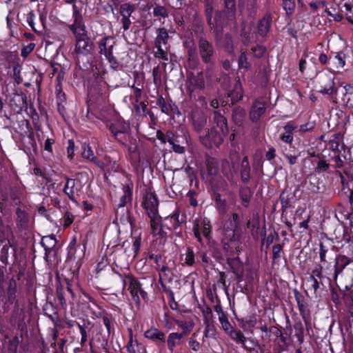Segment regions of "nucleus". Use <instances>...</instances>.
<instances>
[{"label": "nucleus", "mask_w": 353, "mask_h": 353, "mask_svg": "<svg viewBox=\"0 0 353 353\" xmlns=\"http://www.w3.org/2000/svg\"><path fill=\"white\" fill-rule=\"evenodd\" d=\"M240 156L235 153L230 157V163L225 159L222 161L221 169L224 176L232 185L236 184V176L239 173L243 183L248 184L251 179V168L248 157L244 156L240 162Z\"/></svg>", "instance_id": "1"}, {"label": "nucleus", "mask_w": 353, "mask_h": 353, "mask_svg": "<svg viewBox=\"0 0 353 353\" xmlns=\"http://www.w3.org/2000/svg\"><path fill=\"white\" fill-rule=\"evenodd\" d=\"M112 285L114 288H121L124 290L128 284V290L130 291L132 300L137 303H140L139 292L141 289V284L139 281L132 276L122 275L118 272H114L112 276Z\"/></svg>", "instance_id": "2"}, {"label": "nucleus", "mask_w": 353, "mask_h": 353, "mask_svg": "<svg viewBox=\"0 0 353 353\" xmlns=\"http://www.w3.org/2000/svg\"><path fill=\"white\" fill-rule=\"evenodd\" d=\"M198 48L202 61L208 65V72L215 64V49L214 46L205 37H200L198 39Z\"/></svg>", "instance_id": "3"}, {"label": "nucleus", "mask_w": 353, "mask_h": 353, "mask_svg": "<svg viewBox=\"0 0 353 353\" xmlns=\"http://www.w3.org/2000/svg\"><path fill=\"white\" fill-rule=\"evenodd\" d=\"M224 137L214 126H212L207 128L203 134H200L199 139L205 148L211 149L214 147L219 148L223 143Z\"/></svg>", "instance_id": "4"}, {"label": "nucleus", "mask_w": 353, "mask_h": 353, "mask_svg": "<svg viewBox=\"0 0 353 353\" xmlns=\"http://www.w3.org/2000/svg\"><path fill=\"white\" fill-rule=\"evenodd\" d=\"M114 44L115 41L112 37H103L99 42V54L104 55L111 68L115 70L118 68L119 63L112 52Z\"/></svg>", "instance_id": "5"}, {"label": "nucleus", "mask_w": 353, "mask_h": 353, "mask_svg": "<svg viewBox=\"0 0 353 353\" xmlns=\"http://www.w3.org/2000/svg\"><path fill=\"white\" fill-rule=\"evenodd\" d=\"M133 183L132 182L123 185L124 194L120 198L119 203L115 212L116 219L123 221L130 218L129 211L125 208L127 203V199L131 200L132 196V188Z\"/></svg>", "instance_id": "6"}, {"label": "nucleus", "mask_w": 353, "mask_h": 353, "mask_svg": "<svg viewBox=\"0 0 353 353\" xmlns=\"http://www.w3.org/2000/svg\"><path fill=\"white\" fill-rule=\"evenodd\" d=\"M17 287V281L13 278L10 279L7 289L8 300L10 303H14L13 314L16 315L19 326L24 321L25 310L19 308V301L16 299Z\"/></svg>", "instance_id": "7"}, {"label": "nucleus", "mask_w": 353, "mask_h": 353, "mask_svg": "<svg viewBox=\"0 0 353 353\" xmlns=\"http://www.w3.org/2000/svg\"><path fill=\"white\" fill-rule=\"evenodd\" d=\"M318 92L323 94L332 95L337 94L335 88L334 78L331 74H321L317 79Z\"/></svg>", "instance_id": "8"}, {"label": "nucleus", "mask_w": 353, "mask_h": 353, "mask_svg": "<svg viewBox=\"0 0 353 353\" xmlns=\"http://www.w3.org/2000/svg\"><path fill=\"white\" fill-rule=\"evenodd\" d=\"M192 122L194 130L200 134L208 128L210 119L204 112L196 111L192 115Z\"/></svg>", "instance_id": "9"}, {"label": "nucleus", "mask_w": 353, "mask_h": 353, "mask_svg": "<svg viewBox=\"0 0 353 353\" xmlns=\"http://www.w3.org/2000/svg\"><path fill=\"white\" fill-rule=\"evenodd\" d=\"M148 216L150 219L152 234L160 238H166L168 232L165 230L164 220H162L159 214H156L154 216L149 215Z\"/></svg>", "instance_id": "10"}, {"label": "nucleus", "mask_w": 353, "mask_h": 353, "mask_svg": "<svg viewBox=\"0 0 353 353\" xmlns=\"http://www.w3.org/2000/svg\"><path fill=\"white\" fill-rule=\"evenodd\" d=\"M142 205L145 210L148 216H154L156 214H159V201L154 193L147 192L143 197Z\"/></svg>", "instance_id": "11"}, {"label": "nucleus", "mask_w": 353, "mask_h": 353, "mask_svg": "<svg viewBox=\"0 0 353 353\" xmlns=\"http://www.w3.org/2000/svg\"><path fill=\"white\" fill-rule=\"evenodd\" d=\"M76 44H75V52L78 54L88 55L90 54L93 50V43L90 42V38L87 34L84 37L78 36L75 37Z\"/></svg>", "instance_id": "12"}, {"label": "nucleus", "mask_w": 353, "mask_h": 353, "mask_svg": "<svg viewBox=\"0 0 353 353\" xmlns=\"http://www.w3.org/2000/svg\"><path fill=\"white\" fill-rule=\"evenodd\" d=\"M215 42L217 47L223 48L229 54L234 53L233 39L231 34L226 33L223 36L216 32Z\"/></svg>", "instance_id": "13"}, {"label": "nucleus", "mask_w": 353, "mask_h": 353, "mask_svg": "<svg viewBox=\"0 0 353 353\" xmlns=\"http://www.w3.org/2000/svg\"><path fill=\"white\" fill-rule=\"evenodd\" d=\"M74 8V21L72 24L69 26L70 30L74 34V37L82 36L84 37L87 34L85 27L83 23V19L79 12L76 10V6Z\"/></svg>", "instance_id": "14"}, {"label": "nucleus", "mask_w": 353, "mask_h": 353, "mask_svg": "<svg viewBox=\"0 0 353 353\" xmlns=\"http://www.w3.org/2000/svg\"><path fill=\"white\" fill-rule=\"evenodd\" d=\"M243 96V91L240 80L236 81L233 89L228 93L226 103L228 105H234L241 101Z\"/></svg>", "instance_id": "15"}, {"label": "nucleus", "mask_w": 353, "mask_h": 353, "mask_svg": "<svg viewBox=\"0 0 353 353\" xmlns=\"http://www.w3.org/2000/svg\"><path fill=\"white\" fill-rule=\"evenodd\" d=\"M334 272L333 279L334 281L337 279L338 275L341 274L343 270L351 263L353 262V259L349 258L343 254H339L334 259Z\"/></svg>", "instance_id": "16"}, {"label": "nucleus", "mask_w": 353, "mask_h": 353, "mask_svg": "<svg viewBox=\"0 0 353 353\" xmlns=\"http://www.w3.org/2000/svg\"><path fill=\"white\" fill-rule=\"evenodd\" d=\"M134 6L128 3H123L120 7V14L122 16V28L123 30L126 31L130 28L132 23L130 20V17L134 11Z\"/></svg>", "instance_id": "17"}, {"label": "nucleus", "mask_w": 353, "mask_h": 353, "mask_svg": "<svg viewBox=\"0 0 353 353\" xmlns=\"http://www.w3.org/2000/svg\"><path fill=\"white\" fill-rule=\"evenodd\" d=\"M15 214V223L19 230L23 231L28 230L30 221V216L28 212L21 208H17Z\"/></svg>", "instance_id": "18"}, {"label": "nucleus", "mask_w": 353, "mask_h": 353, "mask_svg": "<svg viewBox=\"0 0 353 353\" xmlns=\"http://www.w3.org/2000/svg\"><path fill=\"white\" fill-rule=\"evenodd\" d=\"M265 103L261 101H255L253 103L250 111V119L253 123H256L260 120L262 115L265 114Z\"/></svg>", "instance_id": "19"}, {"label": "nucleus", "mask_w": 353, "mask_h": 353, "mask_svg": "<svg viewBox=\"0 0 353 353\" xmlns=\"http://www.w3.org/2000/svg\"><path fill=\"white\" fill-rule=\"evenodd\" d=\"M144 336L154 342L158 346L164 345L165 342V334L157 328L152 327L146 330Z\"/></svg>", "instance_id": "20"}, {"label": "nucleus", "mask_w": 353, "mask_h": 353, "mask_svg": "<svg viewBox=\"0 0 353 353\" xmlns=\"http://www.w3.org/2000/svg\"><path fill=\"white\" fill-rule=\"evenodd\" d=\"M293 292L298 305L300 314L306 321V315L309 314L307 301L305 296L297 289H294Z\"/></svg>", "instance_id": "21"}, {"label": "nucleus", "mask_w": 353, "mask_h": 353, "mask_svg": "<svg viewBox=\"0 0 353 353\" xmlns=\"http://www.w3.org/2000/svg\"><path fill=\"white\" fill-rule=\"evenodd\" d=\"M317 159L312 161V163L315 165L314 171L318 174L328 172L331 168V164L325 159L321 153H317Z\"/></svg>", "instance_id": "22"}, {"label": "nucleus", "mask_w": 353, "mask_h": 353, "mask_svg": "<svg viewBox=\"0 0 353 353\" xmlns=\"http://www.w3.org/2000/svg\"><path fill=\"white\" fill-rule=\"evenodd\" d=\"M272 21V14L269 12L266 13L264 17L261 19L258 22L257 29L258 34L262 37H265L267 36L268 33L270 32L271 25Z\"/></svg>", "instance_id": "23"}, {"label": "nucleus", "mask_w": 353, "mask_h": 353, "mask_svg": "<svg viewBox=\"0 0 353 353\" xmlns=\"http://www.w3.org/2000/svg\"><path fill=\"white\" fill-rule=\"evenodd\" d=\"M213 121L216 124V127L219 128V133L225 137L229 134L227 119L219 111H214Z\"/></svg>", "instance_id": "24"}, {"label": "nucleus", "mask_w": 353, "mask_h": 353, "mask_svg": "<svg viewBox=\"0 0 353 353\" xmlns=\"http://www.w3.org/2000/svg\"><path fill=\"white\" fill-rule=\"evenodd\" d=\"M228 335L234 341H235L237 344H241L243 349H245L248 352H252L254 350V348L251 346H248L245 344V341L248 339H247L244 334L240 330L236 329L231 330L229 332Z\"/></svg>", "instance_id": "25"}, {"label": "nucleus", "mask_w": 353, "mask_h": 353, "mask_svg": "<svg viewBox=\"0 0 353 353\" xmlns=\"http://www.w3.org/2000/svg\"><path fill=\"white\" fill-rule=\"evenodd\" d=\"M208 252L219 263L224 261V254L221 245L214 240L209 239Z\"/></svg>", "instance_id": "26"}, {"label": "nucleus", "mask_w": 353, "mask_h": 353, "mask_svg": "<svg viewBox=\"0 0 353 353\" xmlns=\"http://www.w3.org/2000/svg\"><path fill=\"white\" fill-rule=\"evenodd\" d=\"M226 238L228 241L234 244L236 254L239 255L241 251L240 247L241 234L239 231V228L234 229V228L231 227L230 230H227Z\"/></svg>", "instance_id": "27"}, {"label": "nucleus", "mask_w": 353, "mask_h": 353, "mask_svg": "<svg viewBox=\"0 0 353 353\" xmlns=\"http://www.w3.org/2000/svg\"><path fill=\"white\" fill-rule=\"evenodd\" d=\"M179 213L176 211L171 216H168L164 219L165 230H177L183 223L182 220H179Z\"/></svg>", "instance_id": "28"}, {"label": "nucleus", "mask_w": 353, "mask_h": 353, "mask_svg": "<svg viewBox=\"0 0 353 353\" xmlns=\"http://www.w3.org/2000/svg\"><path fill=\"white\" fill-rule=\"evenodd\" d=\"M246 118V111L241 106H236L232 111V119L238 126H242Z\"/></svg>", "instance_id": "29"}, {"label": "nucleus", "mask_w": 353, "mask_h": 353, "mask_svg": "<svg viewBox=\"0 0 353 353\" xmlns=\"http://www.w3.org/2000/svg\"><path fill=\"white\" fill-rule=\"evenodd\" d=\"M166 137L168 143L172 145V148L175 152L179 154L185 152V148L179 144V137L175 136L172 131H168Z\"/></svg>", "instance_id": "30"}, {"label": "nucleus", "mask_w": 353, "mask_h": 353, "mask_svg": "<svg viewBox=\"0 0 353 353\" xmlns=\"http://www.w3.org/2000/svg\"><path fill=\"white\" fill-rule=\"evenodd\" d=\"M297 128L293 122L290 121L283 127L285 132L280 136V139L284 143L291 144L293 141V131Z\"/></svg>", "instance_id": "31"}, {"label": "nucleus", "mask_w": 353, "mask_h": 353, "mask_svg": "<svg viewBox=\"0 0 353 353\" xmlns=\"http://www.w3.org/2000/svg\"><path fill=\"white\" fill-rule=\"evenodd\" d=\"M56 297L59 301L61 307L63 310L66 309L68 294L65 291V286H63L61 283L57 286Z\"/></svg>", "instance_id": "32"}, {"label": "nucleus", "mask_w": 353, "mask_h": 353, "mask_svg": "<svg viewBox=\"0 0 353 353\" xmlns=\"http://www.w3.org/2000/svg\"><path fill=\"white\" fill-rule=\"evenodd\" d=\"M252 196V192L249 187L244 186L239 188V197L241 201V204L245 208H248L249 206Z\"/></svg>", "instance_id": "33"}, {"label": "nucleus", "mask_w": 353, "mask_h": 353, "mask_svg": "<svg viewBox=\"0 0 353 353\" xmlns=\"http://www.w3.org/2000/svg\"><path fill=\"white\" fill-rule=\"evenodd\" d=\"M227 263L234 274L244 270L243 263L240 260L238 254L236 256H234L233 258L228 257Z\"/></svg>", "instance_id": "34"}, {"label": "nucleus", "mask_w": 353, "mask_h": 353, "mask_svg": "<svg viewBox=\"0 0 353 353\" xmlns=\"http://www.w3.org/2000/svg\"><path fill=\"white\" fill-rule=\"evenodd\" d=\"M66 179V183L63 188V192L68 196L70 200L73 202H77L74 199V191L76 183L75 179L68 178L67 176H65Z\"/></svg>", "instance_id": "35"}, {"label": "nucleus", "mask_w": 353, "mask_h": 353, "mask_svg": "<svg viewBox=\"0 0 353 353\" xmlns=\"http://www.w3.org/2000/svg\"><path fill=\"white\" fill-rule=\"evenodd\" d=\"M111 133H117V135H122V133H128L130 130L129 124L123 122L111 123L109 126Z\"/></svg>", "instance_id": "36"}, {"label": "nucleus", "mask_w": 353, "mask_h": 353, "mask_svg": "<svg viewBox=\"0 0 353 353\" xmlns=\"http://www.w3.org/2000/svg\"><path fill=\"white\" fill-rule=\"evenodd\" d=\"M190 82L195 88L202 90L205 88V79L203 72H197L196 74H190Z\"/></svg>", "instance_id": "37"}, {"label": "nucleus", "mask_w": 353, "mask_h": 353, "mask_svg": "<svg viewBox=\"0 0 353 353\" xmlns=\"http://www.w3.org/2000/svg\"><path fill=\"white\" fill-rule=\"evenodd\" d=\"M291 194L286 189L283 190L279 196V201L281 204V211L284 213L289 208L291 207L290 199Z\"/></svg>", "instance_id": "38"}, {"label": "nucleus", "mask_w": 353, "mask_h": 353, "mask_svg": "<svg viewBox=\"0 0 353 353\" xmlns=\"http://www.w3.org/2000/svg\"><path fill=\"white\" fill-rule=\"evenodd\" d=\"M207 172L210 176H215L219 171L218 161L212 157H208L205 161Z\"/></svg>", "instance_id": "39"}, {"label": "nucleus", "mask_w": 353, "mask_h": 353, "mask_svg": "<svg viewBox=\"0 0 353 353\" xmlns=\"http://www.w3.org/2000/svg\"><path fill=\"white\" fill-rule=\"evenodd\" d=\"M284 255L283 245L281 243L274 244L272 246V263H277Z\"/></svg>", "instance_id": "40"}, {"label": "nucleus", "mask_w": 353, "mask_h": 353, "mask_svg": "<svg viewBox=\"0 0 353 353\" xmlns=\"http://www.w3.org/2000/svg\"><path fill=\"white\" fill-rule=\"evenodd\" d=\"M157 37L155 39V46L161 45V43L166 44L169 39V35L165 28H160L157 30Z\"/></svg>", "instance_id": "41"}, {"label": "nucleus", "mask_w": 353, "mask_h": 353, "mask_svg": "<svg viewBox=\"0 0 353 353\" xmlns=\"http://www.w3.org/2000/svg\"><path fill=\"white\" fill-rule=\"evenodd\" d=\"M157 105H158L163 113L170 115V110L172 106V103H168L162 95L159 96L157 101Z\"/></svg>", "instance_id": "42"}, {"label": "nucleus", "mask_w": 353, "mask_h": 353, "mask_svg": "<svg viewBox=\"0 0 353 353\" xmlns=\"http://www.w3.org/2000/svg\"><path fill=\"white\" fill-rule=\"evenodd\" d=\"M214 202L216 209L221 213H225L227 209V203L225 199H223L221 194L214 193Z\"/></svg>", "instance_id": "43"}, {"label": "nucleus", "mask_w": 353, "mask_h": 353, "mask_svg": "<svg viewBox=\"0 0 353 353\" xmlns=\"http://www.w3.org/2000/svg\"><path fill=\"white\" fill-rule=\"evenodd\" d=\"M293 327L295 330L294 336L297 338L299 343L302 344L304 342V328L303 323L301 321H299L294 324Z\"/></svg>", "instance_id": "44"}, {"label": "nucleus", "mask_w": 353, "mask_h": 353, "mask_svg": "<svg viewBox=\"0 0 353 353\" xmlns=\"http://www.w3.org/2000/svg\"><path fill=\"white\" fill-rule=\"evenodd\" d=\"M43 248H53L56 247L57 240L54 234L43 236L41 241Z\"/></svg>", "instance_id": "45"}, {"label": "nucleus", "mask_w": 353, "mask_h": 353, "mask_svg": "<svg viewBox=\"0 0 353 353\" xmlns=\"http://www.w3.org/2000/svg\"><path fill=\"white\" fill-rule=\"evenodd\" d=\"M344 89L345 91L344 100H346L347 105L353 106V83L345 85Z\"/></svg>", "instance_id": "46"}, {"label": "nucleus", "mask_w": 353, "mask_h": 353, "mask_svg": "<svg viewBox=\"0 0 353 353\" xmlns=\"http://www.w3.org/2000/svg\"><path fill=\"white\" fill-rule=\"evenodd\" d=\"M176 324L182 329L183 332L189 334L192 330L194 323L192 321L176 320Z\"/></svg>", "instance_id": "47"}, {"label": "nucleus", "mask_w": 353, "mask_h": 353, "mask_svg": "<svg viewBox=\"0 0 353 353\" xmlns=\"http://www.w3.org/2000/svg\"><path fill=\"white\" fill-rule=\"evenodd\" d=\"M238 65L239 69L244 68L249 70L251 68V64L248 61V56L245 51H242L238 59Z\"/></svg>", "instance_id": "48"}, {"label": "nucleus", "mask_w": 353, "mask_h": 353, "mask_svg": "<svg viewBox=\"0 0 353 353\" xmlns=\"http://www.w3.org/2000/svg\"><path fill=\"white\" fill-rule=\"evenodd\" d=\"M83 152L81 153L82 157L84 159H89L92 161H95V157L93 154V151L91 147L85 143L82 144Z\"/></svg>", "instance_id": "49"}, {"label": "nucleus", "mask_w": 353, "mask_h": 353, "mask_svg": "<svg viewBox=\"0 0 353 353\" xmlns=\"http://www.w3.org/2000/svg\"><path fill=\"white\" fill-rule=\"evenodd\" d=\"M188 50V59H197L196 48L193 42H186L185 45Z\"/></svg>", "instance_id": "50"}, {"label": "nucleus", "mask_w": 353, "mask_h": 353, "mask_svg": "<svg viewBox=\"0 0 353 353\" xmlns=\"http://www.w3.org/2000/svg\"><path fill=\"white\" fill-rule=\"evenodd\" d=\"M201 225L203 227L202 232L203 236L209 241L210 239V232L212 229V225L210 224V221L205 218L201 221Z\"/></svg>", "instance_id": "51"}, {"label": "nucleus", "mask_w": 353, "mask_h": 353, "mask_svg": "<svg viewBox=\"0 0 353 353\" xmlns=\"http://www.w3.org/2000/svg\"><path fill=\"white\" fill-rule=\"evenodd\" d=\"M251 51L252 52L253 56L256 58H261L263 57L265 52H266V48L261 45H256L251 48Z\"/></svg>", "instance_id": "52"}, {"label": "nucleus", "mask_w": 353, "mask_h": 353, "mask_svg": "<svg viewBox=\"0 0 353 353\" xmlns=\"http://www.w3.org/2000/svg\"><path fill=\"white\" fill-rule=\"evenodd\" d=\"M19 340L18 336H14L8 341V353H17Z\"/></svg>", "instance_id": "53"}, {"label": "nucleus", "mask_w": 353, "mask_h": 353, "mask_svg": "<svg viewBox=\"0 0 353 353\" xmlns=\"http://www.w3.org/2000/svg\"><path fill=\"white\" fill-rule=\"evenodd\" d=\"M184 263L188 266H192L195 263L194 253L191 248H187Z\"/></svg>", "instance_id": "54"}, {"label": "nucleus", "mask_w": 353, "mask_h": 353, "mask_svg": "<svg viewBox=\"0 0 353 353\" xmlns=\"http://www.w3.org/2000/svg\"><path fill=\"white\" fill-rule=\"evenodd\" d=\"M77 326L79 329L81 335V345L83 347L88 341V332H89V330H87L88 327L85 325V323L81 325L80 323H78Z\"/></svg>", "instance_id": "55"}, {"label": "nucleus", "mask_w": 353, "mask_h": 353, "mask_svg": "<svg viewBox=\"0 0 353 353\" xmlns=\"http://www.w3.org/2000/svg\"><path fill=\"white\" fill-rule=\"evenodd\" d=\"M45 250V256L44 259L48 264H50L52 262V259H54L57 256V250L56 247L53 248L48 249V248H43Z\"/></svg>", "instance_id": "56"}, {"label": "nucleus", "mask_w": 353, "mask_h": 353, "mask_svg": "<svg viewBox=\"0 0 353 353\" xmlns=\"http://www.w3.org/2000/svg\"><path fill=\"white\" fill-rule=\"evenodd\" d=\"M222 251L225 253L228 257L234 256L236 254V250L232 249V246L228 242L222 241Z\"/></svg>", "instance_id": "57"}, {"label": "nucleus", "mask_w": 353, "mask_h": 353, "mask_svg": "<svg viewBox=\"0 0 353 353\" xmlns=\"http://www.w3.org/2000/svg\"><path fill=\"white\" fill-rule=\"evenodd\" d=\"M55 91L57 103H65L66 101V97L65 93L62 90L61 84H57Z\"/></svg>", "instance_id": "58"}, {"label": "nucleus", "mask_w": 353, "mask_h": 353, "mask_svg": "<svg viewBox=\"0 0 353 353\" xmlns=\"http://www.w3.org/2000/svg\"><path fill=\"white\" fill-rule=\"evenodd\" d=\"M153 14L156 17L161 16L163 18H165L168 16V13L167 12L166 8L163 6H160L158 5H157L154 8Z\"/></svg>", "instance_id": "59"}, {"label": "nucleus", "mask_w": 353, "mask_h": 353, "mask_svg": "<svg viewBox=\"0 0 353 353\" xmlns=\"http://www.w3.org/2000/svg\"><path fill=\"white\" fill-rule=\"evenodd\" d=\"M184 171L187 176L190 179V183L192 185L194 183V180L196 179V172L190 165H188L186 168H185Z\"/></svg>", "instance_id": "60"}, {"label": "nucleus", "mask_w": 353, "mask_h": 353, "mask_svg": "<svg viewBox=\"0 0 353 353\" xmlns=\"http://www.w3.org/2000/svg\"><path fill=\"white\" fill-rule=\"evenodd\" d=\"M334 59L337 61V64H338L339 68H342L345 66L346 55L343 52L341 51V52H338L334 56Z\"/></svg>", "instance_id": "61"}, {"label": "nucleus", "mask_w": 353, "mask_h": 353, "mask_svg": "<svg viewBox=\"0 0 353 353\" xmlns=\"http://www.w3.org/2000/svg\"><path fill=\"white\" fill-rule=\"evenodd\" d=\"M165 292L168 294L169 305L170 308L174 310H177L178 303L174 300V292L170 289L166 290Z\"/></svg>", "instance_id": "62"}, {"label": "nucleus", "mask_w": 353, "mask_h": 353, "mask_svg": "<svg viewBox=\"0 0 353 353\" xmlns=\"http://www.w3.org/2000/svg\"><path fill=\"white\" fill-rule=\"evenodd\" d=\"M161 272L163 274V276L167 278L169 281H171L172 279V268H170L168 264L163 265L161 268Z\"/></svg>", "instance_id": "63"}, {"label": "nucleus", "mask_w": 353, "mask_h": 353, "mask_svg": "<svg viewBox=\"0 0 353 353\" xmlns=\"http://www.w3.org/2000/svg\"><path fill=\"white\" fill-rule=\"evenodd\" d=\"M283 7L288 15H291L295 8V1H283Z\"/></svg>", "instance_id": "64"}]
</instances>
